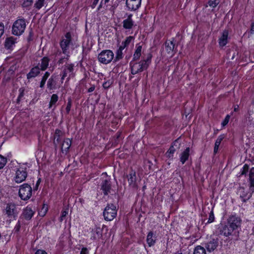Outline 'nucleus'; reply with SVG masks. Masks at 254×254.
<instances>
[{
    "instance_id": "f257e3e1",
    "label": "nucleus",
    "mask_w": 254,
    "mask_h": 254,
    "mask_svg": "<svg viewBox=\"0 0 254 254\" xmlns=\"http://www.w3.org/2000/svg\"><path fill=\"white\" fill-rule=\"evenodd\" d=\"M241 224L240 217L236 214L231 215L227 219L226 224L219 227V234L227 237L231 236L235 240H238Z\"/></svg>"
},
{
    "instance_id": "f03ea898",
    "label": "nucleus",
    "mask_w": 254,
    "mask_h": 254,
    "mask_svg": "<svg viewBox=\"0 0 254 254\" xmlns=\"http://www.w3.org/2000/svg\"><path fill=\"white\" fill-rule=\"evenodd\" d=\"M26 26L25 19L19 18L13 22L11 33L15 36H19L24 32Z\"/></svg>"
},
{
    "instance_id": "7ed1b4c3",
    "label": "nucleus",
    "mask_w": 254,
    "mask_h": 254,
    "mask_svg": "<svg viewBox=\"0 0 254 254\" xmlns=\"http://www.w3.org/2000/svg\"><path fill=\"white\" fill-rule=\"evenodd\" d=\"M118 209L113 203H107L103 211V216L106 221H111L117 216Z\"/></svg>"
},
{
    "instance_id": "20e7f679",
    "label": "nucleus",
    "mask_w": 254,
    "mask_h": 254,
    "mask_svg": "<svg viewBox=\"0 0 254 254\" xmlns=\"http://www.w3.org/2000/svg\"><path fill=\"white\" fill-rule=\"evenodd\" d=\"M102 175H105V177L102 178L100 184V190H102L104 196L108 195L111 193L112 190V183L111 178L107 175V173H103Z\"/></svg>"
},
{
    "instance_id": "39448f33",
    "label": "nucleus",
    "mask_w": 254,
    "mask_h": 254,
    "mask_svg": "<svg viewBox=\"0 0 254 254\" xmlns=\"http://www.w3.org/2000/svg\"><path fill=\"white\" fill-rule=\"evenodd\" d=\"M32 193V188L28 184H23L19 187L18 195L22 200H28L31 197Z\"/></svg>"
},
{
    "instance_id": "423d86ee",
    "label": "nucleus",
    "mask_w": 254,
    "mask_h": 254,
    "mask_svg": "<svg viewBox=\"0 0 254 254\" xmlns=\"http://www.w3.org/2000/svg\"><path fill=\"white\" fill-rule=\"evenodd\" d=\"M114 57V54L111 50H104L98 54V60L101 63L107 64L112 62Z\"/></svg>"
},
{
    "instance_id": "0eeeda50",
    "label": "nucleus",
    "mask_w": 254,
    "mask_h": 254,
    "mask_svg": "<svg viewBox=\"0 0 254 254\" xmlns=\"http://www.w3.org/2000/svg\"><path fill=\"white\" fill-rule=\"evenodd\" d=\"M236 194L239 196L243 203L247 202L253 195L252 192L243 186H239L236 191Z\"/></svg>"
},
{
    "instance_id": "6e6552de",
    "label": "nucleus",
    "mask_w": 254,
    "mask_h": 254,
    "mask_svg": "<svg viewBox=\"0 0 254 254\" xmlns=\"http://www.w3.org/2000/svg\"><path fill=\"white\" fill-rule=\"evenodd\" d=\"M3 213L10 219H16L18 212L16 205L13 203H8L3 210Z\"/></svg>"
},
{
    "instance_id": "1a4fd4ad",
    "label": "nucleus",
    "mask_w": 254,
    "mask_h": 254,
    "mask_svg": "<svg viewBox=\"0 0 254 254\" xmlns=\"http://www.w3.org/2000/svg\"><path fill=\"white\" fill-rule=\"evenodd\" d=\"M27 168L24 166H21L15 172L14 180L16 183H21L24 181L27 177Z\"/></svg>"
},
{
    "instance_id": "9d476101",
    "label": "nucleus",
    "mask_w": 254,
    "mask_h": 254,
    "mask_svg": "<svg viewBox=\"0 0 254 254\" xmlns=\"http://www.w3.org/2000/svg\"><path fill=\"white\" fill-rule=\"evenodd\" d=\"M152 55L148 54L146 59L141 60L138 63H132V65L135 66L136 69L138 70L139 72H142L144 70L147 69L151 62Z\"/></svg>"
},
{
    "instance_id": "9b49d317",
    "label": "nucleus",
    "mask_w": 254,
    "mask_h": 254,
    "mask_svg": "<svg viewBox=\"0 0 254 254\" xmlns=\"http://www.w3.org/2000/svg\"><path fill=\"white\" fill-rule=\"evenodd\" d=\"M64 37L65 39H63L60 42V47L62 50L63 53L67 55V54L69 53L68 51L69 49V46L71 42V35L70 32H67Z\"/></svg>"
},
{
    "instance_id": "f8f14e48",
    "label": "nucleus",
    "mask_w": 254,
    "mask_h": 254,
    "mask_svg": "<svg viewBox=\"0 0 254 254\" xmlns=\"http://www.w3.org/2000/svg\"><path fill=\"white\" fill-rule=\"evenodd\" d=\"M181 143L179 142V138L176 139L172 143L168 150L166 152L165 155L168 158L173 159V155L177 149H179Z\"/></svg>"
},
{
    "instance_id": "ddd939ff",
    "label": "nucleus",
    "mask_w": 254,
    "mask_h": 254,
    "mask_svg": "<svg viewBox=\"0 0 254 254\" xmlns=\"http://www.w3.org/2000/svg\"><path fill=\"white\" fill-rule=\"evenodd\" d=\"M141 2V0H127L126 4L128 10L134 11L140 7Z\"/></svg>"
},
{
    "instance_id": "4468645a",
    "label": "nucleus",
    "mask_w": 254,
    "mask_h": 254,
    "mask_svg": "<svg viewBox=\"0 0 254 254\" xmlns=\"http://www.w3.org/2000/svg\"><path fill=\"white\" fill-rule=\"evenodd\" d=\"M35 212L32 209L31 207L27 206L23 210V212L20 216V219H25L26 220H30L33 216Z\"/></svg>"
},
{
    "instance_id": "2eb2a0df",
    "label": "nucleus",
    "mask_w": 254,
    "mask_h": 254,
    "mask_svg": "<svg viewBox=\"0 0 254 254\" xmlns=\"http://www.w3.org/2000/svg\"><path fill=\"white\" fill-rule=\"evenodd\" d=\"M17 38L13 36L7 37L4 41V46L6 50L12 51L15 47V43H16Z\"/></svg>"
},
{
    "instance_id": "dca6fc26",
    "label": "nucleus",
    "mask_w": 254,
    "mask_h": 254,
    "mask_svg": "<svg viewBox=\"0 0 254 254\" xmlns=\"http://www.w3.org/2000/svg\"><path fill=\"white\" fill-rule=\"evenodd\" d=\"M219 239L218 238H213L205 244V248L209 252H213L218 246Z\"/></svg>"
},
{
    "instance_id": "f3484780",
    "label": "nucleus",
    "mask_w": 254,
    "mask_h": 254,
    "mask_svg": "<svg viewBox=\"0 0 254 254\" xmlns=\"http://www.w3.org/2000/svg\"><path fill=\"white\" fill-rule=\"evenodd\" d=\"M247 120L250 125L254 126V101L252 104L249 107L248 115L247 116Z\"/></svg>"
},
{
    "instance_id": "a211bd4d",
    "label": "nucleus",
    "mask_w": 254,
    "mask_h": 254,
    "mask_svg": "<svg viewBox=\"0 0 254 254\" xmlns=\"http://www.w3.org/2000/svg\"><path fill=\"white\" fill-rule=\"evenodd\" d=\"M165 50L168 54H172L174 55L176 53V48H175L174 39L173 40H168L165 43Z\"/></svg>"
},
{
    "instance_id": "6ab92c4d",
    "label": "nucleus",
    "mask_w": 254,
    "mask_h": 254,
    "mask_svg": "<svg viewBox=\"0 0 254 254\" xmlns=\"http://www.w3.org/2000/svg\"><path fill=\"white\" fill-rule=\"evenodd\" d=\"M58 77V75L53 74L49 78L47 86L49 90H52L56 88V80Z\"/></svg>"
},
{
    "instance_id": "aec40b11",
    "label": "nucleus",
    "mask_w": 254,
    "mask_h": 254,
    "mask_svg": "<svg viewBox=\"0 0 254 254\" xmlns=\"http://www.w3.org/2000/svg\"><path fill=\"white\" fill-rule=\"evenodd\" d=\"M129 185L132 188H136V173L134 171L131 170L128 175L127 176Z\"/></svg>"
},
{
    "instance_id": "412c9836",
    "label": "nucleus",
    "mask_w": 254,
    "mask_h": 254,
    "mask_svg": "<svg viewBox=\"0 0 254 254\" xmlns=\"http://www.w3.org/2000/svg\"><path fill=\"white\" fill-rule=\"evenodd\" d=\"M248 183L250 190L254 193V167L251 168L249 171Z\"/></svg>"
},
{
    "instance_id": "4be33fe9",
    "label": "nucleus",
    "mask_w": 254,
    "mask_h": 254,
    "mask_svg": "<svg viewBox=\"0 0 254 254\" xmlns=\"http://www.w3.org/2000/svg\"><path fill=\"white\" fill-rule=\"evenodd\" d=\"M102 229L99 227H96L91 231V240H96L99 239L102 236Z\"/></svg>"
},
{
    "instance_id": "5701e85b",
    "label": "nucleus",
    "mask_w": 254,
    "mask_h": 254,
    "mask_svg": "<svg viewBox=\"0 0 254 254\" xmlns=\"http://www.w3.org/2000/svg\"><path fill=\"white\" fill-rule=\"evenodd\" d=\"M157 237L152 231H150L146 237V242L149 247L154 246L157 240Z\"/></svg>"
},
{
    "instance_id": "b1692460",
    "label": "nucleus",
    "mask_w": 254,
    "mask_h": 254,
    "mask_svg": "<svg viewBox=\"0 0 254 254\" xmlns=\"http://www.w3.org/2000/svg\"><path fill=\"white\" fill-rule=\"evenodd\" d=\"M41 69L39 65H37L32 67L29 72L27 74V78L30 79L32 78H34L40 73Z\"/></svg>"
},
{
    "instance_id": "393cba45",
    "label": "nucleus",
    "mask_w": 254,
    "mask_h": 254,
    "mask_svg": "<svg viewBox=\"0 0 254 254\" xmlns=\"http://www.w3.org/2000/svg\"><path fill=\"white\" fill-rule=\"evenodd\" d=\"M228 31L225 30L223 31L222 36L219 39V44L220 47L225 46L228 43Z\"/></svg>"
},
{
    "instance_id": "a878e982",
    "label": "nucleus",
    "mask_w": 254,
    "mask_h": 254,
    "mask_svg": "<svg viewBox=\"0 0 254 254\" xmlns=\"http://www.w3.org/2000/svg\"><path fill=\"white\" fill-rule=\"evenodd\" d=\"M50 61V60L48 57H44L41 60V64H38L40 65L41 70L45 71L47 69Z\"/></svg>"
},
{
    "instance_id": "bb28decb",
    "label": "nucleus",
    "mask_w": 254,
    "mask_h": 254,
    "mask_svg": "<svg viewBox=\"0 0 254 254\" xmlns=\"http://www.w3.org/2000/svg\"><path fill=\"white\" fill-rule=\"evenodd\" d=\"M190 152V147H187L186 149L180 154V161L182 164H184L186 161L189 159Z\"/></svg>"
},
{
    "instance_id": "cd10ccee",
    "label": "nucleus",
    "mask_w": 254,
    "mask_h": 254,
    "mask_svg": "<svg viewBox=\"0 0 254 254\" xmlns=\"http://www.w3.org/2000/svg\"><path fill=\"white\" fill-rule=\"evenodd\" d=\"M71 139H70L69 138H66L64 140L61 147L63 152L64 151L66 153L68 151V150L71 145Z\"/></svg>"
},
{
    "instance_id": "c85d7f7f",
    "label": "nucleus",
    "mask_w": 254,
    "mask_h": 254,
    "mask_svg": "<svg viewBox=\"0 0 254 254\" xmlns=\"http://www.w3.org/2000/svg\"><path fill=\"white\" fill-rule=\"evenodd\" d=\"M136 48L133 56L132 62L138 60L141 55L142 46L136 45Z\"/></svg>"
},
{
    "instance_id": "c756f323",
    "label": "nucleus",
    "mask_w": 254,
    "mask_h": 254,
    "mask_svg": "<svg viewBox=\"0 0 254 254\" xmlns=\"http://www.w3.org/2000/svg\"><path fill=\"white\" fill-rule=\"evenodd\" d=\"M63 134V132L59 129H56L55 131L54 143L56 146L61 141L60 137Z\"/></svg>"
},
{
    "instance_id": "7c9ffc66",
    "label": "nucleus",
    "mask_w": 254,
    "mask_h": 254,
    "mask_svg": "<svg viewBox=\"0 0 254 254\" xmlns=\"http://www.w3.org/2000/svg\"><path fill=\"white\" fill-rule=\"evenodd\" d=\"M134 25V21L128 19H125L123 22V26L126 29H131Z\"/></svg>"
},
{
    "instance_id": "2f4dec72",
    "label": "nucleus",
    "mask_w": 254,
    "mask_h": 254,
    "mask_svg": "<svg viewBox=\"0 0 254 254\" xmlns=\"http://www.w3.org/2000/svg\"><path fill=\"white\" fill-rule=\"evenodd\" d=\"M133 39V37L132 36H129L127 37L126 40L122 42V45L119 47V48L123 50L125 48L129 45Z\"/></svg>"
},
{
    "instance_id": "473e14b6",
    "label": "nucleus",
    "mask_w": 254,
    "mask_h": 254,
    "mask_svg": "<svg viewBox=\"0 0 254 254\" xmlns=\"http://www.w3.org/2000/svg\"><path fill=\"white\" fill-rule=\"evenodd\" d=\"M50 73L48 71H46L44 74V75L42 77V79L40 83V87L43 88L45 84L46 81L47 80L48 78L49 77Z\"/></svg>"
},
{
    "instance_id": "72a5a7b5",
    "label": "nucleus",
    "mask_w": 254,
    "mask_h": 254,
    "mask_svg": "<svg viewBox=\"0 0 254 254\" xmlns=\"http://www.w3.org/2000/svg\"><path fill=\"white\" fill-rule=\"evenodd\" d=\"M193 254H206V253L203 247L197 246L194 248Z\"/></svg>"
},
{
    "instance_id": "f704fd0d",
    "label": "nucleus",
    "mask_w": 254,
    "mask_h": 254,
    "mask_svg": "<svg viewBox=\"0 0 254 254\" xmlns=\"http://www.w3.org/2000/svg\"><path fill=\"white\" fill-rule=\"evenodd\" d=\"M123 50L119 48V49L117 50L116 52V56L114 62H116L122 59L123 58Z\"/></svg>"
},
{
    "instance_id": "c9c22d12",
    "label": "nucleus",
    "mask_w": 254,
    "mask_h": 254,
    "mask_svg": "<svg viewBox=\"0 0 254 254\" xmlns=\"http://www.w3.org/2000/svg\"><path fill=\"white\" fill-rule=\"evenodd\" d=\"M33 2V0H23L22 6L23 8H25L27 10H29Z\"/></svg>"
},
{
    "instance_id": "e433bc0d",
    "label": "nucleus",
    "mask_w": 254,
    "mask_h": 254,
    "mask_svg": "<svg viewBox=\"0 0 254 254\" xmlns=\"http://www.w3.org/2000/svg\"><path fill=\"white\" fill-rule=\"evenodd\" d=\"M59 99L58 96L56 94H54L52 95L51 100L49 103V108H52V106L55 105L58 101Z\"/></svg>"
},
{
    "instance_id": "4c0bfd02",
    "label": "nucleus",
    "mask_w": 254,
    "mask_h": 254,
    "mask_svg": "<svg viewBox=\"0 0 254 254\" xmlns=\"http://www.w3.org/2000/svg\"><path fill=\"white\" fill-rule=\"evenodd\" d=\"M45 0H37L34 3V7L37 10L40 9L44 5Z\"/></svg>"
},
{
    "instance_id": "58836bf2",
    "label": "nucleus",
    "mask_w": 254,
    "mask_h": 254,
    "mask_svg": "<svg viewBox=\"0 0 254 254\" xmlns=\"http://www.w3.org/2000/svg\"><path fill=\"white\" fill-rule=\"evenodd\" d=\"M249 166L247 164H245L243 166L242 169L241 170V171L240 172L239 177L243 176V175L246 176L247 175V174L248 173V172H249Z\"/></svg>"
},
{
    "instance_id": "ea45409f",
    "label": "nucleus",
    "mask_w": 254,
    "mask_h": 254,
    "mask_svg": "<svg viewBox=\"0 0 254 254\" xmlns=\"http://www.w3.org/2000/svg\"><path fill=\"white\" fill-rule=\"evenodd\" d=\"M18 91H19V95L16 100V103L17 104L20 103L22 97L24 96L25 88L24 87H21L19 88Z\"/></svg>"
},
{
    "instance_id": "a19ab883",
    "label": "nucleus",
    "mask_w": 254,
    "mask_h": 254,
    "mask_svg": "<svg viewBox=\"0 0 254 254\" xmlns=\"http://www.w3.org/2000/svg\"><path fill=\"white\" fill-rule=\"evenodd\" d=\"M7 162V159L0 155V169L3 168Z\"/></svg>"
},
{
    "instance_id": "79ce46f5",
    "label": "nucleus",
    "mask_w": 254,
    "mask_h": 254,
    "mask_svg": "<svg viewBox=\"0 0 254 254\" xmlns=\"http://www.w3.org/2000/svg\"><path fill=\"white\" fill-rule=\"evenodd\" d=\"M71 106H72V100H71V98L69 97L67 99V103L66 107L65 108L66 112L67 114H69V113L70 111Z\"/></svg>"
},
{
    "instance_id": "37998d69",
    "label": "nucleus",
    "mask_w": 254,
    "mask_h": 254,
    "mask_svg": "<svg viewBox=\"0 0 254 254\" xmlns=\"http://www.w3.org/2000/svg\"><path fill=\"white\" fill-rule=\"evenodd\" d=\"M219 0H210L208 2V4L213 8H215L217 6V5L219 4Z\"/></svg>"
},
{
    "instance_id": "c03bdc74",
    "label": "nucleus",
    "mask_w": 254,
    "mask_h": 254,
    "mask_svg": "<svg viewBox=\"0 0 254 254\" xmlns=\"http://www.w3.org/2000/svg\"><path fill=\"white\" fill-rule=\"evenodd\" d=\"M214 219H215L214 215L213 209H212L211 211L209 213V218H208V220L207 223H210L213 222L214 221Z\"/></svg>"
},
{
    "instance_id": "a18cd8bd",
    "label": "nucleus",
    "mask_w": 254,
    "mask_h": 254,
    "mask_svg": "<svg viewBox=\"0 0 254 254\" xmlns=\"http://www.w3.org/2000/svg\"><path fill=\"white\" fill-rule=\"evenodd\" d=\"M112 82L110 80H108L106 81H105L103 83L102 86L104 89H107L110 87V86L112 85Z\"/></svg>"
},
{
    "instance_id": "49530a36",
    "label": "nucleus",
    "mask_w": 254,
    "mask_h": 254,
    "mask_svg": "<svg viewBox=\"0 0 254 254\" xmlns=\"http://www.w3.org/2000/svg\"><path fill=\"white\" fill-rule=\"evenodd\" d=\"M34 33L32 29H30L27 40L28 42L30 43L33 40Z\"/></svg>"
},
{
    "instance_id": "de8ad7c7",
    "label": "nucleus",
    "mask_w": 254,
    "mask_h": 254,
    "mask_svg": "<svg viewBox=\"0 0 254 254\" xmlns=\"http://www.w3.org/2000/svg\"><path fill=\"white\" fill-rule=\"evenodd\" d=\"M74 64H66L64 69H66V71H68L69 72H72L73 71Z\"/></svg>"
},
{
    "instance_id": "09e8293b",
    "label": "nucleus",
    "mask_w": 254,
    "mask_h": 254,
    "mask_svg": "<svg viewBox=\"0 0 254 254\" xmlns=\"http://www.w3.org/2000/svg\"><path fill=\"white\" fill-rule=\"evenodd\" d=\"M130 65L131 66V73L132 74H137V73H138V70L136 69V68L135 66H134L133 65H132V61H131L130 63Z\"/></svg>"
},
{
    "instance_id": "8fccbe9b",
    "label": "nucleus",
    "mask_w": 254,
    "mask_h": 254,
    "mask_svg": "<svg viewBox=\"0 0 254 254\" xmlns=\"http://www.w3.org/2000/svg\"><path fill=\"white\" fill-rule=\"evenodd\" d=\"M68 209L67 208L63 210L62 211V214L60 217V221H62L64 220V218L68 214Z\"/></svg>"
},
{
    "instance_id": "3c124183",
    "label": "nucleus",
    "mask_w": 254,
    "mask_h": 254,
    "mask_svg": "<svg viewBox=\"0 0 254 254\" xmlns=\"http://www.w3.org/2000/svg\"><path fill=\"white\" fill-rule=\"evenodd\" d=\"M230 116L229 115H227L226 117L225 118L224 120L222 121L221 123V125L223 127L225 126L229 122V119H230Z\"/></svg>"
},
{
    "instance_id": "603ef678",
    "label": "nucleus",
    "mask_w": 254,
    "mask_h": 254,
    "mask_svg": "<svg viewBox=\"0 0 254 254\" xmlns=\"http://www.w3.org/2000/svg\"><path fill=\"white\" fill-rule=\"evenodd\" d=\"M4 32V25L2 22H0V38L3 35Z\"/></svg>"
},
{
    "instance_id": "864d4df0",
    "label": "nucleus",
    "mask_w": 254,
    "mask_h": 254,
    "mask_svg": "<svg viewBox=\"0 0 254 254\" xmlns=\"http://www.w3.org/2000/svg\"><path fill=\"white\" fill-rule=\"evenodd\" d=\"M21 227L20 225V222L19 220L17 222V224H16L14 228V231L15 233H17L19 231Z\"/></svg>"
},
{
    "instance_id": "5fc2aeb1",
    "label": "nucleus",
    "mask_w": 254,
    "mask_h": 254,
    "mask_svg": "<svg viewBox=\"0 0 254 254\" xmlns=\"http://www.w3.org/2000/svg\"><path fill=\"white\" fill-rule=\"evenodd\" d=\"M67 57L61 58L58 62L59 64H63L65 61L68 60L69 55L68 54L66 55Z\"/></svg>"
},
{
    "instance_id": "6e6d98bb",
    "label": "nucleus",
    "mask_w": 254,
    "mask_h": 254,
    "mask_svg": "<svg viewBox=\"0 0 254 254\" xmlns=\"http://www.w3.org/2000/svg\"><path fill=\"white\" fill-rule=\"evenodd\" d=\"M67 76L66 69H64L63 71V74L61 77V81L63 82L64 78Z\"/></svg>"
},
{
    "instance_id": "4d7b16f0",
    "label": "nucleus",
    "mask_w": 254,
    "mask_h": 254,
    "mask_svg": "<svg viewBox=\"0 0 254 254\" xmlns=\"http://www.w3.org/2000/svg\"><path fill=\"white\" fill-rule=\"evenodd\" d=\"M80 254H89V251L86 248L83 247L81 249Z\"/></svg>"
},
{
    "instance_id": "13d9d810",
    "label": "nucleus",
    "mask_w": 254,
    "mask_h": 254,
    "mask_svg": "<svg viewBox=\"0 0 254 254\" xmlns=\"http://www.w3.org/2000/svg\"><path fill=\"white\" fill-rule=\"evenodd\" d=\"M41 183V179L39 178L38 181H37V183L35 186V187H34V190H37L38 189V187H39V186L40 185Z\"/></svg>"
},
{
    "instance_id": "bf43d9fd",
    "label": "nucleus",
    "mask_w": 254,
    "mask_h": 254,
    "mask_svg": "<svg viewBox=\"0 0 254 254\" xmlns=\"http://www.w3.org/2000/svg\"><path fill=\"white\" fill-rule=\"evenodd\" d=\"M250 34L252 35L254 33V21H253L251 25V30L250 31Z\"/></svg>"
},
{
    "instance_id": "052dcab7",
    "label": "nucleus",
    "mask_w": 254,
    "mask_h": 254,
    "mask_svg": "<svg viewBox=\"0 0 254 254\" xmlns=\"http://www.w3.org/2000/svg\"><path fill=\"white\" fill-rule=\"evenodd\" d=\"M35 254H48L45 251L42 250H37Z\"/></svg>"
},
{
    "instance_id": "680f3d73",
    "label": "nucleus",
    "mask_w": 254,
    "mask_h": 254,
    "mask_svg": "<svg viewBox=\"0 0 254 254\" xmlns=\"http://www.w3.org/2000/svg\"><path fill=\"white\" fill-rule=\"evenodd\" d=\"M224 137H225V135L224 134H221V135H220L218 137V138H217L216 140L221 142V141L224 138Z\"/></svg>"
},
{
    "instance_id": "e2e57ef3",
    "label": "nucleus",
    "mask_w": 254,
    "mask_h": 254,
    "mask_svg": "<svg viewBox=\"0 0 254 254\" xmlns=\"http://www.w3.org/2000/svg\"><path fill=\"white\" fill-rule=\"evenodd\" d=\"M99 0H93V2L91 6L92 8H94L95 7V6L97 5V4L98 3Z\"/></svg>"
},
{
    "instance_id": "0e129e2a",
    "label": "nucleus",
    "mask_w": 254,
    "mask_h": 254,
    "mask_svg": "<svg viewBox=\"0 0 254 254\" xmlns=\"http://www.w3.org/2000/svg\"><path fill=\"white\" fill-rule=\"evenodd\" d=\"M95 88V86L94 85H92L88 89V92H93Z\"/></svg>"
},
{
    "instance_id": "69168bd1",
    "label": "nucleus",
    "mask_w": 254,
    "mask_h": 254,
    "mask_svg": "<svg viewBox=\"0 0 254 254\" xmlns=\"http://www.w3.org/2000/svg\"><path fill=\"white\" fill-rule=\"evenodd\" d=\"M219 147V146L214 145V154H216L217 153Z\"/></svg>"
},
{
    "instance_id": "338daca9",
    "label": "nucleus",
    "mask_w": 254,
    "mask_h": 254,
    "mask_svg": "<svg viewBox=\"0 0 254 254\" xmlns=\"http://www.w3.org/2000/svg\"><path fill=\"white\" fill-rule=\"evenodd\" d=\"M126 15H127V19L130 20H133L132 19V14H127V13H126Z\"/></svg>"
},
{
    "instance_id": "774afa93",
    "label": "nucleus",
    "mask_w": 254,
    "mask_h": 254,
    "mask_svg": "<svg viewBox=\"0 0 254 254\" xmlns=\"http://www.w3.org/2000/svg\"><path fill=\"white\" fill-rule=\"evenodd\" d=\"M103 0H101L99 5L98 6V8H97L98 10H100L101 9V8H102V5H103Z\"/></svg>"
}]
</instances>
